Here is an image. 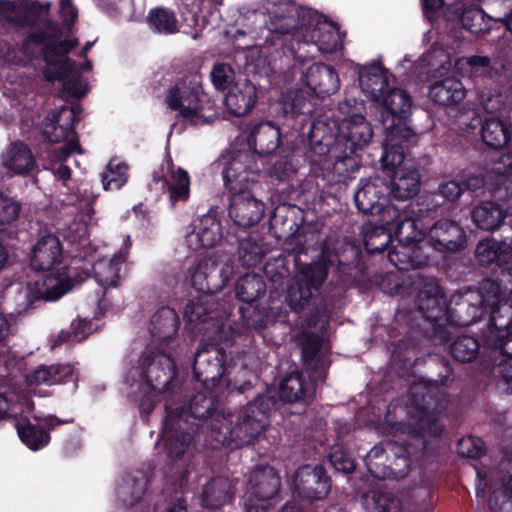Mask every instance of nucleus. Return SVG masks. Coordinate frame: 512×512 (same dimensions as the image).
Returning a JSON list of instances; mask_svg holds the SVG:
<instances>
[{
    "instance_id": "46",
    "label": "nucleus",
    "mask_w": 512,
    "mask_h": 512,
    "mask_svg": "<svg viewBox=\"0 0 512 512\" xmlns=\"http://www.w3.org/2000/svg\"><path fill=\"white\" fill-rule=\"evenodd\" d=\"M480 342L471 335L457 336L449 345V352L454 360L460 363L473 362L480 354Z\"/></svg>"
},
{
    "instance_id": "27",
    "label": "nucleus",
    "mask_w": 512,
    "mask_h": 512,
    "mask_svg": "<svg viewBox=\"0 0 512 512\" xmlns=\"http://www.w3.org/2000/svg\"><path fill=\"white\" fill-rule=\"evenodd\" d=\"M15 420V426L17 429L20 440L31 450L37 451L50 442L49 431L53 430L56 426L72 423L73 419H60L55 415H48L41 421L44 422L47 430L42 427L32 424L28 418L24 417L21 420Z\"/></svg>"
},
{
    "instance_id": "63",
    "label": "nucleus",
    "mask_w": 512,
    "mask_h": 512,
    "mask_svg": "<svg viewBox=\"0 0 512 512\" xmlns=\"http://www.w3.org/2000/svg\"><path fill=\"white\" fill-rule=\"evenodd\" d=\"M21 206L12 198L0 193V231L6 225L15 222L20 214Z\"/></svg>"
},
{
    "instance_id": "26",
    "label": "nucleus",
    "mask_w": 512,
    "mask_h": 512,
    "mask_svg": "<svg viewBox=\"0 0 512 512\" xmlns=\"http://www.w3.org/2000/svg\"><path fill=\"white\" fill-rule=\"evenodd\" d=\"M223 237L222 225L216 209L193 221V230L188 235L189 247L197 251L215 246Z\"/></svg>"
},
{
    "instance_id": "3",
    "label": "nucleus",
    "mask_w": 512,
    "mask_h": 512,
    "mask_svg": "<svg viewBox=\"0 0 512 512\" xmlns=\"http://www.w3.org/2000/svg\"><path fill=\"white\" fill-rule=\"evenodd\" d=\"M444 374L430 383H414L409 388L408 399L415 411L413 433L399 442L402 453H391L393 460L384 472V476L396 479L404 478L414 466H421L429 457L428 441L425 435L437 437L444 430L441 419L449 404V396L444 387L453 380V368L443 359Z\"/></svg>"
},
{
    "instance_id": "41",
    "label": "nucleus",
    "mask_w": 512,
    "mask_h": 512,
    "mask_svg": "<svg viewBox=\"0 0 512 512\" xmlns=\"http://www.w3.org/2000/svg\"><path fill=\"white\" fill-rule=\"evenodd\" d=\"M481 137L488 147L499 150L511 141L512 127L498 118L490 117L482 125Z\"/></svg>"
},
{
    "instance_id": "42",
    "label": "nucleus",
    "mask_w": 512,
    "mask_h": 512,
    "mask_svg": "<svg viewBox=\"0 0 512 512\" xmlns=\"http://www.w3.org/2000/svg\"><path fill=\"white\" fill-rule=\"evenodd\" d=\"M125 261V256L122 253H118L111 259L100 260L94 265L95 278L104 289V294L108 288H115L119 285L120 271Z\"/></svg>"
},
{
    "instance_id": "35",
    "label": "nucleus",
    "mask_w": 512,
    "mask_h": 512,
    "mask_svg": "<svg viewBox=\"0 0 512 512\" xmlns=\"http://www.w3.org/2000/svg\"><path fill=\"white\" fill-rule=\"evenodd\" d=\"M363 242L368 254L375 255L384 252L393 241V232L390 225L378 217L363 226Z\"/></svg>"
},
{
    "instance_id": "61",
    "label": "nucleus",
    "mask_w": 512,
    "mask_h": 512,
    "mask_svg": "<svg viewBox=\"0 0 512 512\" xmlns=\"http://www.w3.org/2000/svg\"><path fill=\"white\" fill-rule=\"evenodd\" d=\"M211 82L217 90L230 88L234 83L235 71L227 63H216L210 73Z\"/></svg>"
},
{
    "instance_id": "62",
    "label": "nucleus",
    "mask_w": 512,
    "mask_h": 512,
    "mask_svg": "<svg viewBox=\"0 0 512 512\" xmlns=\"http://www.w3.org/2000/svg\"><path fill=\"white\" fill-rule=\"evenodd\" d=\"M457 451L460 456L471 459H479L486 452L484 442L474 436L462 437L458 441Z\"/></svg>"
},
{
    "instance_id": "38",
    "label": "nucleus",
    "mask_w": 512,
    "mask_h": 512,
    "mask_svg": "<svg viewBox=\"0 0 512 512\" xmlns=\"http://www.w3.org/2000/svg\"><path fill=\"white\" fill-rule=\"evenodd\" d=\"M506 216L503 207L494 201H481L471 211V218L475 226L491 232L502 226Z\"/></svg>"
},
{
    "instance_id": "9",
    "label": "nucleus",
    "mask_w": 512,
    "mask_h": 512,
    "mask_svg": "<svg viewBox=\"0 0 512 512\" xmlns=\"http://www.w3.org/2000/svg\"><path fill=\"white\" fill-rule=\"evenodd\" d=\"M165 103L190 125L197 126L209 122L215 116V103L203 90L201 76L189 73L171 86L165 96Z\"/></svg>"
},
{
    "instance_id": "10",
    "label": "nucleus",
    "mask_w": 512,
    "mask_h": 512,
    "mask_svg": "<svg viewBox=\"0 0 512 512\" xmlns=\"http://www.w3.org/2000/svg\"><path fill=\"white\" fill-rule=\"evenodd\" d=\"M484 302L491 306L488 331L484 336V347L498 357H512V303L506 299L498 281H488L483 287Z\"/></svg>"
},
{
    "instance_id": "57",
    "label": "nucleus",
    "mask_w": 512,
    "mask_h": 512,
    "mask_svg": "<svg viewBox=\"0 0 512 512\" xmlns=\"http://www.w3.org/2000/svg\"><path fill=\"white\" fill-rule=\"evenodd\" d=\"M467 73L472 77L493 78L497 74L488 56L472 55L465 59Z\"/></svg>"
},
{
    "instance_id": "55",
    "label": "nucleus",
    "mask_w": 512,
    "mask_h": 512,
    "mask_svg": "<svg viewBox=\"0 0 512 512\" xmlns=\"http://www.w3.org/2000/svg\"><path fill=\"white\" fill-rule=\"evenodd\" d=\"M409 247L415 269L428 265L433 253L436 252L427 235L414 239V241L409 243Z\"/></svg>"
},
{
    "instance_id": "53",
    "label": "nucleus",
    "mask_w": 512,
    "mask_h": 512,
    "mask_svg": "<svg viewBox=\"0 0 512 512\" xmlns=\"http://www.w3.org/2000/svg\"><path fill=\"white\" fill-rule=\"evenodd\" d=\"M127 165L124 163H114L110 161L106 166V171L101 173V182L104 190H118L127 182Z\"/></svg>"
},
{
    "instance_id": "34",
    "label": "nucleus",
    "mask_w": 512,
    "mask_h": 512,
    "mask_svg": "<svg viewBox=\"0 0 512 512\" xmlns=\"http://www.w3.org/2000/svg\"><path fill=\"white\" fill-rule=\"evenodd\" d=\"M475 254L482 266L495 264L502 268L512 262V246L504 241H497L493 238L479 241Z\"/></svg>"
},
{
    "instance_id": "28",
    "label": "nucleus",
    "mask_w": 512,
    "mask_h": 512,
    "mask_svg": "<svg viewBox=\"0 0 512 512\" xmlns=\"http://www.w3.org/2000/svg\"><path fill=\"white\" fill-rule=\"evenodd\" d=\"M358 81L363 93L374 102L379 101L389 89L387 70L381 60H373L367 65L360 66Z\"/></svg>"
},
{
    "instance_id": "18",
    "label": "nucleus",
    "mask_w": 512,
    "mask_h": 512,
    "mask_svg": "<svg viewBox=\"0 0 512 512\" xmlns=\"http://www.w3.org/2000/svg\"><path fill=\"white\" fill-rule=\"evenodd\" d=\"M218 304L215 294L197 293L196 296L189 299L186 303L184 307V318L190 324L195 323L194 329L199 332L206 330V325L212 323L215 338L221 340L224 324L221 320Z\"/></svg>"
},
{
    "instance_id": "47",
    "label": "nucleus",
    "mask_w": 512,
    "mask_h": 512,
    "mask_svg": "<svg viewBox=\"0 0 512 512\" xmlns=\"http://www.w3.org/2000/svg\"><path fill=\"white\" fill-rule=\"evenodd\" d=\"M238 313L243 326L256 332L263 331L270 321V313L265 307L253 306V304L240 305Z\"/></svg>"
},
{
    "instance_id": "17",
    "label": "nucleus",
    "mask_w": 512,
    "mask_h": 512,
    "mask_svg": "<svg viewBox=\"0 0 512 512\" xmlns=\"http://www.w3.org/2000/svg\"><path fill=\"white\" fill-rule=\"evenodd\" d=\"M388 182L381 176L361 179L354 194V202L359 212L364 215L383 217L389 205Z\"/></svg>"
},
{
    "instance_id": "39",
    "label": "nucleus",
    "mask_w": 512,
    "mask_h": 512,
    "mask_svg": "<svg viewBox=\"0 0 512 512\" xmlns=\"http://www.w3.org/2000/svg\"><path fill=\"white\" fill-rule=\"evenodd\" d=\"M360 250L353 245L337 252V281L343 286H354L358 283Z\"/></svg>"
},
{
    "instance_id": "5",
    "label": "nucleus",
    "mask_w": 512,
    "mask_h": 512,
    "mask_svg": "<svg viewBox=\"0 0 512 512\" xmlns=\"http://www.w3.org/2000/svg\"><path fill=\"white\" fill-rule=\"evenodd\" d=\"M492 279L481 283L477 303L467 298V294L453 295L447 302L443 288L438 284H427L419 292L417 305L422 316L431 324L427 337L439 344L451 340L449 327H467L481 321L486 314L491 318V306L484 302V285Z\"/></svg>"
},
{
    "instance_id": "60",
    "label": "nucleus",
    "mask_w": 512,
    "mask_h": 512,
    "mask_svg": "<svg viewBox=\"0 0 512 512\" xmlns=\"http://www.w3.org/2000/svg\"><path fill=\"white\" fill-rule=\"evenodd\" d=\"M290 273L287 258L283 255L269 259L264 274L273 283H281Z\"/></svg>"
},
{
    "instance_id": "52",
    "label": "nucleus",
    "mask_w": 512,
    "mask_h": 512,
    "mask_svg": "<svg viewBox=\"0 0 512 512\" xmlns=\"http://www.w3.org/2000/svg\"><path fill=\"white\" fill-rule=\"evenodd\" d=\"M238 255L243 266L254 267L262 262L265 251L255 239L248 237L239 242Z\"/></svg>"
},
{
    "instance_id": "13",
    "label": "nucleus",
    "mask_w": 512,
    "mask_h": 512,
    "mask_svg": "<svg viewBox=\"0 0 512 512\" xmlns=\"http://www.w3.org/2000/svg\"><path fill=\"white\" fill-rule=\"evenodd\" d=\"M82 113L81 105L62 106L58 111L48 114L44 120V128L41 132L43 138L50 143H64L66 149L71 153H82V148L76 133V125Z\"/></svg>"
},
{
    "instance_id": "22",
    "label": "nucleus",
    "mask_w": 512,
    "mask_h": 512,
    "mask_svg": "<svg viewBox=\"0 0 512 512\" xmlns=\"http://www.w3.org/2000/svg\"><path fill=\"white\" fill-rule=\"evenodd\" d=\"M168 172H164V167L154 171L153 182L161 183L163 191L168 193V200L171 207H175L178 203H186L190 198V176L188 172L178 167L174 169L171 159L166 162Z\"/></svg>"
},
{
    "instance_id": "58",
    "label": "nucleus",
    "mask_w": 512,
    "mask_h": 512,
    "mask_svg": "<svg viewBox=\"0 0 512 512\" xmlns=\"http://www.w3.org/2000/svg\"><path fill=\"white\" fill-rule=\"evenodd\" d=\"M298 166L294 161L293 154L289 153L280 156L272 165L270 175L279 181L291 179L297 172Z\"/></svg>"
},
{
    "instance_id": "4",
    "label": "nucleus",
    "mask_w": 512,
    "mask_h": 512,
    "mask_svg": "<svg viewBox=\"0 0 512 512\" xmlns=\"http://www.w3.org/2000/svg\"><path fill=\"white\" fill-rule=\"evenodd\" d=\"M214 399L216 402L213 410L203 421H199V425H195L196 429L193 431V439L200 437V430L209 421L204 441L205 446L211 449L224 446L238 449L253 443L269 425L270 412L277 404L273 395L258 394L237 413L225 415L218 412L219 401Z\"/></svg>"
},
{
    "instance_id": "6",
    "label": "nucleus",
    "mask_w": 512,
    "mask_h": 512,
    "mask_svg": "<svg viewBox=\"0 0 512 512\" xmlns=\"http://www.w3.org/2000/svg\"><path fill=\"white\" fill-rule=\"evenodd\" d=\"M259 171L251 152L236 153L223 168V182L229 199L228 214L238 228L255 226L264 216V203L251 192L258 181Z\"/></svg>"
},
{
    "instance_id": "45",
    "label": "nucleus",
    "mask_w": 512,
    "mask_h": 512,
    "mask_svg": "<svg viewBox=\"0 0 512 512\" xmlns=\"http://www.w3.org/2000/svg\"><path fill=\"white\" fill-rule=\"evenodd\" d=\"M146 23L151 31L161 35H172L179 32L176 14L169 8L150 9L146 16Z\"/></svg>"
},
{
    "instance_id": "49",
    "label": "nucleus",
    "mask_w": 512,
    "mask_h": 512,
    "mask_svg": "<svg viewBox=\"0 0 512 512\" xmlns=\"http://www.w3.org/2000/svg\"><path fill=\"white\" fill-rule=\"evenodd\" d=\"M79 44L77 38L73 39H53L44 43L41 48V54L46 64H54V59L68 57L67 55Z\"/></svg>"
},
{
    "instance_id": "48",
    "label": "nucleus",
    "mask_w": 512,
    "mask_h": 512,
    "mask_svg": "<svg viewBox=\"0 0 512 512\" xmlns=\"http://www.w3.org/2000/svg\"><path fill=\"white\" fill-rule=\"evenodd\" d=\"M459 22L462 27L473 35H481L489 32V25L485 21V13L478 6L463 8Z\"/></svg>"
},
{
    "instance_id": "21",
    "label": "nucleus",
    "mask_w": 512,
    "mask_h": 512,
    "mask_svg": "<svg viewBox=\"0 0 512 512\" xmlns=\"http://www.w3.org/2000/svg\"><path fill=\"white\" fill-rule=\"evenodd\" d=\"M430 243L437 252H458L466 248L467 236L459 222L441 218L426 230Z\"/></svg>"
},
{
    "instance_id": "56",
    "label": "nucleus",
    "mask_w": 512,
    "mask_h": 512,
    "mask_svg": "<svg viewBox=\"0 0 512 512\" xmlns=\"http://www.w3.org/2000/svg\"><path fill=\"white\" fill-rule=\"evenodd\" d=\"M328 460L336 471L344 474L352 473L356 467L355 461L350 452L339 444L333 445L330 448Z\"/></svg>"
},
{
    "instance_id": "20",
    "label": "nucleus",
    "mask_w": 512,
    "mask_h": 512,
    "mask_svg": "<svg viewBox=\"0 0 512 512\" xmlns=\"http://www.w3.org/2000/svg\"><path fill=\"white\" fill-rule=\"evenodd\" d=\"M464 192L461 183L450 180L441 183L437 191L421 196L415 204L411 206V210L418 217L435 218L438 214H443L448 210L446 204L455 203Z\"/></svg>"
},
{
    "instance_id": "29",
    "label": "nucleus",
    "mask_w": 512,
    "mask_h": 512,
    "mask_svg": "<svg viewBox=\"0 0 512 512\" xmlns=\"http://www.w3.org/2000/svg\"><path fill=\"white\" fill-rule=\"evenodd\" d=\"M257 101V88L247 78L238 80L229 88L224 98L227 111L237 117L252 110Z\"/></svg>"
},
{
    "instance_id": "1",
    "label": "nucleus",
    "mask_w": 512,
    "mask_h": 512,
    "mask_svg": "<svg viewBox=\"0 0 512 512\" xmlns=\"http://www.w3.org/2000/svg\"><path fill=\"white\" fill-rule=\"evenodd\" d=\"M307 90H288L275 104L276 117L282 125L304 135L306 126L308 149L326 157L327 169L335 181L345 183L360 168V152L369 144L373 129L365 116L355 113L340 125L329 118L311 119L316 98H325L338 91L337 71L325 63H313L302 76Z\"/></svg>"
},
{
    "instance_id": "40",
    "label": "nucleus",
    "mask_w": 512,
    "mask_h": 512,
    "mask_svg": "<svg viewBox=\"0 0 512 512\" xmlns=\"http://www.w3.org/2000/svg\"><path fill=\"white\" fill-rule=\"evenodd\" d=\"M73 378V367L69 364L40 365L33 372L27 375L29 385H56L71 381Z\"/></svg>"
},
{
    "instance_id": "15",
    "label": "nucleus",
    "mask_w": 512,
    "mask_h": 512,
    "mask_svg": "<svg viewBox=\"0 0 512 512\" xmlns=\"http://www.w3.org/2000/svg\"><path fill=\"white\" fill-rule=\"evenodd\" d=\"M227 354L224 348L206 343L201 345L195 355L193 361V375L208 396L215 398L211 392L222 379L226 370Z\"/></svg>"
},
{
    "instance_id": "24",
    "label": "nucleus",
    "mask_w": 512,
    "mask_h": 512,
    "mask_svg": "<svg viewBox=\"0 0 512 512\" xmlns=\"http://www.w3.org/2000/svg\"><path fill=\"white\" fill-rule=\"evenodd\" d=\"M247 143L249 149L232 152L230 159L238 152H251L256 161V156L267 157L275 152L281 143V132L279 127L270 121L256 123L252 126ZM257 164V162H255Z\"/></svg>"
},
{
    "instance_id": "59",
    "label": "nucleus",
    "mask_w": 512,
    "mask_h": 512,
    "mask_svg": "<svg viewBox=\"0 0 512 512\" xmlns=\"http://www.w3.org/2000/svg\"><path fill=\"white\" fill-rule=\"evenodd\" d=\"M388 260L400 271L415 269L409 244L398 243L388 252Z\"/></svg>"
},
{
    "instance_id": "64",
    "label": "nucleus",
    "mask_w": 512,
    "mask_h": 512,
    "mask_svg": "<svg viewBox=\"0 0 512 512\" xmlns=\"http://www.w3.org/2000/svg\"><path fill=\"white\" fill-rule=\"evenodd\" d=\"M54 62V64H47L48 66L56 68L55 71L45 74L48 81H61L77 73L75 72V61L69 57L54 59Z\"/></svg>"
},
{
    "instance_id": "37",
    "label": "nucleus",
    "mask_w": 512,
    "mask_h": 512,
    "mask_svg": "<svg viewBox=\"0 0 512 512\" xmlns=\"http://www.w3.org/2000/svg\"><path fill=\"white\" fill-rule=\"evenodd\" d=\"M180 319L173 308L162 306L151 317L150 334L153 339L166 343L177 333Z\"/></svg>"
},
{
    "instance_id": "8",
    "label": "nucleus",
    "mask_w": 512,
    "mask_h": 512,
    "mask_svg": "<svg viewBox=\"0 0 512 512\" xmlns=\"http://www.w3.org/2000/svg\"><path fill=\"white\" fill-rule=\"evenodd\" d=\"M382 106L380 121L385 127L381 161L384 165L399 164L405 158L408 143L415 132L408 125L412 99L403 89L393 87L376 101Z\"/></svg>"
},
{
    "instance_id": "12",
    "label": "nucleus",
    "mask_w": 512,
    "mask_h": 512,
    "mask_svg": "<svg viewBox=\"0 0 512 512\" xmlns=\"http://www.w3.org/2000/svg\"><path fill=\"white\" fill-rule=\"evenodd\" d=\"M332 264L330 250L323 246L316 260L302 263L296 259L295 274L289 285L285 301L295 313H301L311 302L315 293H318L328 278Z\"/></svg>"
},
{
    "instance_id": "7",
    "label": "nucleus",
    "mask_w": 512,
    "mask_h": 512,
    "mask_svg": "<svg viewBox=\"0 0 512 512\" xmlns=\"http://www.w3.org/2000/svg\"><path fill=\"white\" fill-rule=\"evenodd\" d=\"M29 260L33 270L51 273L28 287L26 309L36 308L39 302L56 301L71 289L67 268H59L63 260V246L57 236L47 234L39 238L31 250Z\"/></svg>"
},
{
    "instance_id": "50",
    "label": "nucleus",
    "mask_w": 512,
    "mask_h": 512,
    "mask_svg": "<svg viewBox=\"0 0 512 512\" xmlns=\"http://www.w3.org/2000/svg\"><path fill=\"white\" fill-rule=\"evenodd\" d=\"M46 31H34L29 33L22 42V50L28 53L31 45H43L53 39H59L62 36L61 28L52 20L44 21Z\"/></svg>"
},
{
    "instance_id": "36",
    "label": "nucleus",
    "mask_w": 512,
    "mask_h": 512,
    "mask_svg": "<svg viewBox=\"0 0 512 512\" xmlns=\"http://www.w3.org/2000/svg\"><path fill=\"white\" fill-rule=\"evenodd\" d=\"M502 485L489 492L488 506L491 512H512V459L505 457L500 463Z\"/></svg>"
},
{
    "instance_id": "25",
    "label": "nucleus",
    "mask_w": 512,
    "mask_h": 512,
    "mask_svg": "<svg viewBox=\"0 0 512 512\" xmlns=\"http://www.w3.org/2000/svg\"><path fill=\"white\" fill-rule=\"evenodd\" d=\"M404 159L399 164H387L381 161L382 166L391 168L393 176L388 182L389 198L397 201L412 199L420 191L421 176L415 167L402 166Z\"/></svg>"
},
{
    "instance_id": "32",
    "label": "nucleus",
    "mask_w": 512,
    "mask_h": 512,
    "mask_svg": "<svg viewBox=\"0 0 512 512\" xmlns=\"http://www.w3.org/2000/svg\"><path fill=\"white\" fill-rule=\"evenodd\" d=\"M315 396V387L309 383L302 372L295 371L286 375L279 385V398L283 402H310Z\"/></svg>"
},
{
    "instance_id": "14",
    "label": "nucleus",
    "mask_w": 512,
    "mask_h": 512,
    "mask_svg": "<svg viewBox=\"0 0 512 512\" xmlns=\"http://www.w3.org/2000/svg\"><path fill=\"white\" fill-rule=\"evenodd\" d=\"M281 479L271 466H256L250 473L243 496L244 511L252 507L259 512H271L269 501L279 492Z\"/></svg>"
},
{
    "instance_id": "30",
    "label": "nucleus",
    "mask_w": 512,
    "mask_h": 512,
    "mask_svg": "<svg viewBox=\"0 0 512 512\" xmlns=\"http://www.w3.org/2000/svg\"><path fill=\"white\" fill-rule=\"evenodd\" d=\"M235 495V485L224 476L212 477L202 488L201 503L207 509H220L231 503Z\"/></svg>"
},
{
    "instance_id": "11",
    "label": "nucleus",
    "mask_w": 512,
    "mask_h": 512,
    "mask_svg": "<svg viewBox=\"0 0 512 512\" xmlns=\"http://www.w3.org/2000/svg\"><path fill=\"white\" fill-rule=\"evenodd\" d=\"M309 10L298 6L294 1L277 4L270 17L269 35L266 43L270 46H280L283 53H289L295 59H300L301 46L308 43L300 38V30L309 22L306 16Z\"/></svg>"
},
{
    "instance_id": "33",
    "label": "nucleus",
    "mask_w": 512,
    "mask_h": 512,
    "mask_svg": "<svg viewBox=\"0 0 512 512\" xmlns=\"http://www.w3.org/2000/svg\"><path fill=\"white\" fill-rule=\"evenodd\" d=\"M3 167L15 175L25 176L36 168V160L29 146L20 140L12 142L2 158Z\"/></svg>"
},
{
    "instance_id": "16",
    "label": "nucleus",
    "mask_w": 512,
    "mask_h": 512,
    "mask_svg": "<svg viewBox=\"0 0 512 512\" xmlns=\"http://www.w3.org/2000/svg\"><path fill=\"white\" fill-rule=\"evenodd\" d=\"M233 273L232 265L219 264L209 257L199 259L188 269L191 285L197 293L216 294L230 281Z\"/></svg>"
},
{
    "instance_id": "23",
    "label": "nucleus",
    "mask_w": 512,
    "mask_h": 512,
    "mask_svg": "<svg viewBox=\"0 0 512 512\" xmlns=\"http://www.w3.org/2000/svg\"><path fill=\"white\" fill-rule=\"evenodd\" d=\"M414 204L415 202L409 204L408 211H400L396 207L388 208L382 217V221L391 226L393 239L398 243L409 244L426 235V231L419 228V222L425 217H418L412 212L411 206Z\"/></svg>"
},
{
    "instance_id": "2",
    "label": "nucleus",
    "mask_w": 512,
    "mask_h": 512,
    "mask_svg": "<svg viewBox=\"0 0 512 512\" xmlns=\"http://www.w3.org/2000/svg\"><path fill=\"white\" fill-rule=\"evenodd\" d=\"M141 376L149 388L167 397L160 439L167 459L182 458L193 441L196 424L214 408L215 399L206 393H192L188 381L179 375L175 360L158 349L146 350L140 357Z\"/></svg>"
},
{
    "instance_id": "43",
    "label": "nucleus",
    "mask_w": 512,
    "mask_h": 512,
    "mask_svg": "<svg viewBox=\"0 0 512 512\" xmlns=\"http://www.w3.org/2000/svg\"><path fill=\"white\" fill-rule=\"evenodd\" d=\"M222 3L223 0H199L196 11L187 9V12L181 13L182 21L189 28L202 30L210 23L211 19L217 20Z\"/></svg>"
},
{
    "instance_id": "19",
    "label": "nucleus",
    "mask_w": 512,
    "mask_h": 512,
    "mask_svg": "<svg viewBox=\"0 0 512 512\" xmlns=\"http://www.w3.org/2000/svg\"><path fill=\"white\" fill-rule=\"evenodd\" d=\"M294 484L300 498L314 501L322 500L329 494L332 481L324 466L306 464L295 472Z\"/></svg>"
},
{
    "instance_id": "51",
    "label": "nucleus",
    "mask_w": 512,
    "mask_h": 512,
    "mask_svg": "<svg viewBox=\"0 0 512 512\" xmlns=\"http://www.w3.org/2000/svg\"><path fill=\"white\" fill-rule=\"evenodd\" d=\"M404 449L399 446L398 441L386 440L380 443L375 444L366 454L364 458L365 465L369 473H371L374 477H381L375 470L374 467L378 466L377 462L374 460L380 459L384 456V454L391 453H402Z\"/></svg>"
},
{
    "instance_id": "44",
    "label": "nucleus",
    "mask_w": 512,
    "mask_h": 512,
    "mask_svg": "<svg viewBox=\"0 0 512 512\" xmlns=\"http://www.w3.org/2000/svg\"><path fill=\"white\" fill-rule=\"evenodd\" d=\"M267 290L263 276L246 273L235 284V294L238 300L245 305L253 304L260 299Z\"/></svg>"
},
{
    "instance_id": "54",
    "label": "nucleus",
    "mask_w": 512,
    "mask_h": 512,
    "mask_svg": "<svg viewBox=\"0 0 512 512\" xmlns=\"http://www.w3.org/2000/svg\"><path fill=\"white\" fill-rule=\"evenodd\" d=\"M370 512H401L400 500L390 492L373 491L371 503L368 504Z\"/></svg>"
},
{
    "instance_id": "31",
    "label": "nucleus",
    "mask_w": 512,
    "mask_h": 512,
    "mask_svg": "<svg viewBox=\"0 0 512 512\" xmlns=\"http://www.w3.org/2000/svg\"><path fill=\"white\" fill-rule=\"evenodd\" d=\"M465 96L466 90L463 83L453 76L436 80L429 86L428 97L439 106H456Z\"/></svg>"
}]
</instances>
